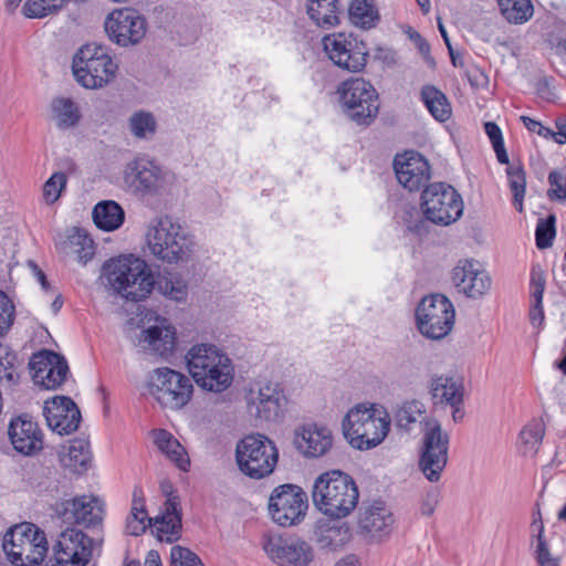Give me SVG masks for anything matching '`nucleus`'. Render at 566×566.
<instances>
[{
	"mask_svg": "<svg viewBox=\"0 0 566 566\" xmlns=\"http://www.w3.org/2000/svg\"><path fill=\"white\" fill-rule=\"evenodd\" d=\"M390 424L387 408L375 402L355 405L342 421L344 437L357 450H370L379 446L387 438Z\"/></svg>",
	"mask_w": 566,
	"mask_h": 566,
	"instance_id": "obj_1",
	"label": "nucleus"
},
{
	"mask_svg": "<svg viewBox=\"0 0 566 566\" xmlns=\"http://www.w3.org/2000/svg\"><path fill=\"white\" fill-rule=\"evenodd\" d=\"M186 360L192 379L200 388L222 392L232 385V361L217 345L196 344L188 350Z\"/></svg>",
	"mask_w": 566,
	"mask_h": 566,
	"instance_id": "obj_2",
	"label": "nucleus"
},
{
	"mask_svg": "<svg viewBox=\"0 0 566 566\" xmlns=\"http://www.w3.org/2000/svg\"><path fill=\"white\" fill-rule=\"evenodd\" d=\"M146 244L154 258L169 264L188 262L196 248L190 232L170 217L156 218L149 222Z\"/></svg>",
	"mask_w": 566,
	"mask_h": 566,
	"instance_id": "obj_3",
	"label": "nucleus"
},
{
	"mask_svg": "<svg viewBox=\"0 0 566 566\" xmlns=\"http://www.w3.org/2000/svg\"><path fill=\"white\" fill-rule=\"evenodd\" d=\"M103 276L107 286L127 301H143L155 287V280L147 263L133 255L106 262L103 266Z\"/></svg>",
	"mask_w": 566,
	"mask_h": 566,
	"instance_id": "obj_4",
	"label": "nucleus"
},
{
	"mask_svg": "<svg viewBox=\"0 0 566 566\" xmlns=\"http://www.w3.org/2000/svg\"><path fill=\"white\" fill-rule=\"evenodd\" d=\"M314 505L334 518L348 516L357 506L359 492L355 481L346 473L332 470L322 473L314 482Z\"/></svg>",
	"mask_w": 566,
	"mask_h": 566,
	"instance_id": "obj_5",
	"label": "nucleus"
},
{
	"mask_svg": "<svg viewBox=\"0 0 566 566\" xmlns=\"http://www.w3.org/2000/svg\"><path fill=\"white\" fill-rule=\"evenodd\" d=\"M2 548L14 566H36L49 551L44 531L33 523H20L10 527L2 539Z\"/></svg>",
	"mask_w": 566,
	"mask_h": 566,
	"instance_id": "obj_6",
	"label": "nucleus"
},
{
	"mask_svg": "<svg viewBox=\"0 0 566 566\" xmlns=\"http://www.w3.org/2000/svg\"><path fill=\"white\" fill-rule=\"evenodd\" d=\"M73 73L85 88L96 90L114 80L117 64L105 45L88 43L78 49L73 57Z\"/></svg>",
	"mask_w": 566,
	"mask_h": 566,
	"instance_id": "obj_7",
	"label": "nucleus"
},
{
	"mask_svg": "<svg viewBox=\"0 0 566 566\" xmlns=\"http://www.w3.org/2000/svg\"><path fill=\"white\" fill-rule=\"evenodd\" d=\"M147 390L163 408L180 410L190 402L193 384L192 379L181 371L159 367L148 375Z\"/></svg>",
	"mask_w": 566,
	"mask_h": 566,
	"instance_id": "obj_8",
	"label": "nucleus"
},
{
	"mask_svg": "<svg viewBox=\"0 0 566 566\" xmlns=\"http://www.w3.org/2000/svg\"><path fill=\"white\" fill-rule=\"evenodd\" d=\"M235 460L243 474L252 479H262L274 471L279 450L266 436L249 434L238 442Z\"/></svg>",
	"mask_w": 566,
	"mask_h": 566,
	"instance_id": "obj_9",
	"label": "nucleus"
},
{
	"mask_svg": "<svg viewBox=\"0 0 566 566\" xmlns=\"http://www.w3.org/2000/svg\"><path fill=\"white\" fill-rule=\"evenodd\" d=\"M449 434L442 430L438 420L424 421L418 469L430 483H438L448 464Z\"/></svg>",
	"mask_w": 566,
	"mask_h": 566,
	"instance_id": "obj_10",
	"label": "nucleus"
},
{
	"mask_svg": "<svg viewBox=\"0 0 566 566\" xmlns=\"http://www.w3.org/2000/svg\"><path fill=\"white\" fill-rule=\"evenodd\" d=\"M461 195L450 185L433 182L427 186L421 195V210L430 222L449 226L463 214Z\"/></svg>",
	"mask_w": 566,
	"mask_h": 566,
	"instance_id": "obj_11",
	"label": "nucleus"
},
{
	"mask_svg": "<svg viewBox=\"0 0 566 566\" xmlns=\"http://www.w3.org/2000/svg\"><path fill=\"white\" fill-rule=\"evenodd\" d=\"M339 103L346 115L359 125H369L379 112L378 94L361 77L349 78L338 87Z\"/></svg>",
	"mask_w": 566,
	"mask_h": 566,
	"instance_id": "obj_12",
	"label": "nucleus"
},
{
	"mask_svg": "<svg viewBox=\"0 0 566 566\" xmlns=\"http://www.w3.org/2000/svg\"><path fill=\"white\" fill-rule=\"evenodd\" d=\"M454 317L453 304L442 294L424 296L416 310L419 332L431 339L446 337L453 327Z\"/></svg>",
	"mask_w": 566,
	"mask_h": 566,
	"instance_id": "obj_13",
	"label": "nucleus"
},
{
	"mask_svg": "<svg viewBox=\"0 0 566 566\" xmlns=\"http://www.w3.org/2000/svg\"><path fill=\"white\" fill-rule=\"evenodd\" d=\"M307 509V493L295 484L276 486L269 499V513L273 522L283 527L300 524Z\"/></svg>",
	"mask_w": 566,
	"mask_h": 566,
	"instance_id": "obj_14",
	"label": "nucleus"
},
{
	"mask_svg": "<svg viewBox=\"0 0 566 566\" xmlns=\"http://www.w3.org/2000/svg\"><path fill=\"white\" fill-rule=\"evenodd\" d=\"M104 30L111 42L129 48L139 44L147 32V20L136 9H114L104 20Z\"/></svg>",
	"mask_w": 566,
	"mask_h": 566,
	"instance_id": "obj_15",
	"label": "nucleus"
},
{
	"mask_svg": "<svg viewBox=\"0 0 566 566\" xmlns=\"http://www.w3.org/2000/svg\"><path fill=\"white\" fill-rule=\"evenodd\" d=\"M169 171L145 159H134L124 168V180L135 191L144 195L158 193L171 181Z\"/></svg>",
	"mask_w": 566,
	"mask_h": 566,
	"instance_id": "obj_16",
	"label": "nucleus"
},
{
	"mask_svg": "<svg viewBox=\"0 0 566 566\" xmlns=\"http://www.w3.org/2000/svg\"><path fill=\"white\" fill-rule=\"evenodd\" d=\"M333 430L318 422H308L293 431V447L305 459H318L326 455L334 446Z\"/></svg>",
	"mask_w": 566,
	"mask_h": 566,
	"instance_id": "obj_17",
	"label": "nucleus"
},
{
	"mask_svg": "<svg viewBox=\"0 0 566 566\" xmlns=\"http://www.w3.org/2000/svg\"><path fill=\"white\" fill-rule=\"evenodd\" d=\"M286 398L277 382L265 381L247 395V408L251 417L260 421H275L282 413Z\"/></svg>",
	"mask_w": 566,
	"mask_h": 566,
	"instance_id": "obj_18",
	"label": "nucleus"
},
{
	"mask_svg": "<svg viewBox=\"0 0 566 566\" xmlns=\"http://www.w3.org/2000/svg\"><path fill=\"white\" fill-rule=\"evenodd\" d=\"M263 549L281 566H308L314 558L311 545L301 538L269 535L264 537Z\"/></svg>",
	"mask_w": 566,
	"mask_h": 566,
	"instance_id": "obj_19",
	"label": "nucleus"
},
{
	"mask_svg": "<svg viewBox=\"0 0 566 566\" xmlns=\"http://www.w3.org/2000/svg\"><path fill=\"white\" fill-rule=\"evenodd\" d=\"M53 549L61 566H86L93 555V542L84 532L70 527L59 535Z\"/></svg>",
	"mask_w": 566,
	"mask_h": 566,
	"instance_id": "obj_20",
	"label": "nucleus"
},
{
	"mask_svg": "<svg viewBox=\"0 0 566 566\" xmlns=\"http://www.w3.org/2000/svg\"><path fill=\"white\" fill-rule=\"evenodd\" d=\"M323 46L329 60L343 70L359 72L366 65V52L355 39L344 33L324 36Z\"/></svg>",
	"mask_w": 566,
	"mask_h": 566,
	"instance_id": "obj_21",
	"label": "nucleus"
},
{
	"mask_svg": "<svg viewBox=\"0 0 566 566\" xmlns=\"http://www.w3.org/2000/svg\"><path fill=\"white\" fill-rule=\"evenodd\" d=\"M451 281L457 291L470 298H480L491 289V277L473 260H462L453 268Z\"/></svg>",
	"mask_w": 566,
	"mask_h": 566,
	"instance_id": "obj_22",
	"label": "nucleus"
},
{
	"mask_svg": "<svg viewBox=\"0 0 566 566\" xmlns=\"http://www.w3.org/2000/svg\"><path fill=\"white\" fill-rule=\"evenodd\" d=\"M33 380L44 389L54 390L66 379L69 366L66 360L50 350H42L30 360Z\"/></svg>",
	"mask_w": 566,
	"mask_h": 566,
	"instance_id": "obj_23",
	"label": "nucleus"
},
{
	"mask_svg": "<svg viewBox=\"0 0 566 566\" xmlns=\"http://www.w3.org/2000/svg\"><path fill=\"white\" fill-rule=\"evenodd\" d=\"M8 436L13 449L23 455H34L43 449V432L30 416L21 415L11 419Z\"/></svg>",
	"mask_w": 566,
	"mask_h": 566,
	"instance_id": "obj_24",
	"label": "nucleus"
},
{
	"mask_svg": "<svg viewBox=\"0 0 566 566\" xmlns=\"http://www.w3.org/2000/svg\"><path fill=\"white\" fill-rule=\"evenodd\" d=\"M48 426L59 434H70L78 428L81 412L69 397H55L43 408Z\"/></svg>",
	"mask_w": 566,
	"mask_h": 566,
	"instance_id": "obj_25",
	"label": "nucleus"
},
{
	"mask_svg": "<svg viewBox=\"0 0 566 566\" xmlns=\"http://www.w3.org/2000/svg\"><path fill=\"white\" fill-rule=\"evenodd\" d=\"M54 511L64 522L85 526L95 525L102 520L101 503L98 499L90 495H81L57 503Z\"/></svg>",
	"mask_w": 566,
	"mask_h": 566,
	"instance_id": "obj_26",
	"label": "nucleus"
},
{
	"mask_svg": "<svg viewBox=\"0 0 566 566\" xmlns=\"http://www.w3.org/2000/svg\"><path fill=\"white\" fill-rule=\"evenodd\" d=\"M394 168L399 184L409 191L418 190L430 178L428 161L416 151L397 155Z\"/></svg>",
	"mask_w": 566,
	"mask_h": 566,
	"instance_id": "obj_27",
	"label": "nucleus"
},
{
	"mask_svg": "<svg viewBox=\"0 0 566 566\" xmlns=\"http://www.w3.org/2000/svg\"><path fill=\"white\" fill-rule=\"evenodd\" d=\"M175 343V329L164 317H156L155 325L143 329L138 339L144 352L159 356L172 353Z\"/></svg>",
	"mask_w": 566,
	"mask_h": 566,
	"instance_id": "obj_28",
	"label": "nucleus"
},
{
	"mask_svg": "<svg viewBox=\"0 0 566 566\" xmlns=\"http://www.w3.org/2000/svg\"><path fill=\"white\" fill-rule=\"evenodd\" d=\"M154 532L160 542L171 543L180 536L181 513L180 502L177 495H170L165 504L164 511L154 520H149Z\"/></svg>",
	"mask_w": 566,
	"mask_h": 566,
	"instance_id": "obj_29",
	"label": "nucleus"
},
{
	"mask_svg": "<svg viewBox=\"0 0 566 566\" xmlns=\"http://www.w3.org/2000/svg\"><path fill=\"white\" fill-rule=\"evenodd\" d=\"M358 524L363 532L373 537L384 536L390 532L394 518L382 503L376 502L360 511Z\"/></svg>",
	"mask_w": 566,
	"mask_h": 566,
	"instance_id": "obj_30",
	"label": "nucleus"
},
{
	"mask_svg": "<svg viewBox=\"0 0 566 566\" xmlns=\"http://www.w3.org/2000/svg\"><path fill=\"white\" fill-rule=\"evenodd\" d=\"M463 391V385L452 377L441 375L430 380V394L434 405H462Z\"/></svg>",
	"mask_w": 566,
	"mask_h": 566,
	"instance_id": "obj_31",
	"label": "nucleus"
},
{
	"mask_svg": "<svg viewBox=\"0 0 566 566\" xmlns=\"http://www.w3.org/2000/svg\"><path fill=\"white\" fill-rule=\"evenodd\" d=\"M78 105L69 97H54L50 103V119L61 129L66 130L75 127L81 120Z\"/></svg>",
	"mask_w": 566,
	"mask_h": 566,
	"instance_id": "obj_32",
	"label": "nucleus"
},
{
	"mask_svg": "<svg viewBox=\"0 0 566 566\" xmlns=\"http://www.w3.org/2000/svg\"><path fill=\"white\" fill-rule=\"evenodd\" d=\"M59 460L64 468L73 472L87 469L91 461L90 443L86 439H73L59 451Z\"/></svg>",
	"mask_w": 566,
	"mask_h": 566,
	"instance_id": "obj_33",
	"label": "nucleus"
},
{
	"mask_svg": "<svg viewBox=\"0 0 566 566\" xmlns=\"http://www.w3.org/2000/svg\"><path fill=\"white\" fill-rule=\"evenodd\" d=\"M315 536L321 548L335 551L350 541L352 532L346 523L327 522L317 526Z\"/></svg>",
	"mask_w": 566,
	"mask_h": 566,
	"instance_id": "obj_34",
	"label": "nucleus"
},
{
	"mask_svg": "<svg viewBox=\"0 0 566 566\" xmlns=\"http://www.w3.org/2000/svg\"><path fill=\"white\" fill-rule=\"evenodd\" d=\"M151 434L157 448L180 470L187 471L190 461L180 442L169 431L164 429L154 430Z\"/></svg>",
	"mask_w": 566,
	"mask_h": 566,
	"instance_id": "obj_35",
	"label": "nucleus"
},
{
	"mask_svg": "<svg viewBox=\"0 0 566 566\" xmlns=\"http://www.w3.org/2000/svg\"><path fill=\"white\" fill-rule=\"evenodd\" d=\"M93 220L104 231L117 230L125 220L123 208L113 200L98 202L93 209Z\"/></svg>",
	"mask_w": 566,
	"mask_h": 566,
	"instance_id": "obj_36",
	"label": "nucleus"
},
{
	"mask_svg": "<svg viewBox=\"0 0 566 566\" xmlns=\"http://www.w3.org/2000/svg\"><path fill=\"white\" fill-rule=\"evenodd\" d=\"M61 251L74 256L78 263L86 264L94 255V242L83 230H75L61 245Z\"/></svg>",
	"mask_w": 566,
	"mask_h": 566,
	"instance_id": "obj_37",
	"label": "nucleus"
},
{
	"mask_svg": "<svg viewBox=\"0 0 566 566\" xmlns=\"http://www.w3.org/2000/svg\"><path fill=\"white\" fill-rule=\"evenodd\" d=\"M337 0H307L306 12L310 19L324 29L338 24Z\"/></svg>",
	"mask_w": 566,
	"mask_h": 566,
	"instance_id": "obj_38",
	"label": "nucleus"
},
{
	"mask_svg": "<svg viewBox=\"0 0 566 566\" xmlns=\"http://www.w3.org/2000/svg\"><path fill=\"white\" fill-rule=\"evenodd\" d=\"M545 275L539 266H534L531 273V297L533 305L530 312V319L534 327H539L544 321L543 294L545 290Z\"/></svg>",
	"mask_w": 566,
	"mask_h": 566,
	"instance_id": "obj_39",
	"label": "nucleus"
},
{
	"mask_svg": "<svg viewBox=\"0 0 566 566\" xmlns=\"http://www.w3.org/2000/svg\"><path fill=\"white\" fill-rule=\"evenodd\" d=\"M421 101L437 120L446 122L450 117L451 106L447 96L433 85L422 87Z\"/></svg>",
	"mask_w": 566,
	"mask_h": 566,
	"instance_id": "obj_40",
	"label": "nucleus"
},
{
	"mask_svg": "<svg viewBox=\"0 0 566 566\" xmlns=\"http://www.w3.org/2000/svg\"><path fill=\"white\" fill-rule=\"evenodd\" d=\"M426 413V406L418 399H409L398 403L394 410V418L398 428L410 431Z\"/></svg>",
	"mask_w": 566,
	"mask_h": 566,
	"instance_id": "obj_41",
	"label": "nucleus"
},
{
	"mask_svg": "<svg viewBox=\"0 0 566 566\" xmlns=\"http://www.w3.org/2000/svg\"><path fill=\"white\" fill-rule=\"evenodd\" d=\"M158 292L167 298L184 302L188 295L186 281L177 273H164L155 281Z\"/></svg>",
	"mask_w": 566,
	"mask_h": 566,
	"instance_id": "obj_42",
	"label": "nucleus"
},
{
	"mask_svg": "<svg viewBox=\"0 0 566 566\" xmlns=\"http://www.w3.org/2000/svg\"><path fill=\"white\" fill-rule=\"evenodd\" d=\"M157 119L148 111H137L128 118V129L137 139H151L157 132Z\"/></svg>",
	"mask_w": 566,
	"mask_h": 566,
	"instance_id": "obj_43",
	"label": "nucleus"
},
{
	"mask_svg": "<svg viewBox=\"0 0 566 566\" xmlns=\"http://www.w3.org/2000/svg\"><path fill=\"white\" fill-rule=\"evenodd\" d=\"M348 13L350 21L364 29L374 27L379 19L378 10L370 0H353Z\"/></svg>",
	"mask_w": 566,
	"mask_h": 566,
	"instance_id": "obj_44",
	"label": "nucleus"
},
{
	"mask_svg": "<svg viewBox=\"0 0 566 566\" xmlns=\"http://www.w3.org/2000/svg\"><path fill=\"white\" fill-rule=\"evenodd\" d=\"M502 15L514 24L526 22L533 15L531 0H497Z\"/></svg>",
	"mask_w": 566,
	"mask_h": 566,
	"instance_id": "obj_45",
	"label": "nucleus"
},
{
	"mask_svg": "<svg viewBox=\"0 0 566 566\" xmlns=\"http://www.w3.org/2000/svg\"><path fill=\"white\" fill-rule=\"evenodd\" d=\"M545 434V427L541 420H533L527 423L520 433V444L526 455L537 452Z\"/></svg>",
	"mask_w": 566,
	"mask_h": 566,
	"instance_id": "obj_46",
	"label": "nucleus"
},
{
	"mask_svg": "<svg viewBox=\"0 0 566 566\" xmlns=\"http://www.w3.org/2000/svg\"><path fill=\"white\" fill-rule=\"evenodd\" d=\"M67 0H28L23 6V14L31 19H42L61 11Z\"/></svg>",
	"mask_w": 566,
	"mask_h": 566,
	"instance_id": "obj_47",
	"label": "nucleus"
},
{
	"mask_svg": "<svg viewBox=\"0 0 566 566\" xmlns=\"http://www.w3.org/2000/svg\"><path fill=\"white\" fill-rule=\"evenodd\" d=\"M19 378L15 354L7 345L0 343V384L10 387L15 385Z\"/></svg>",
	"mask_w": 566,
	"mask_h": 566,
	"instance_id": "obj_48",
	"label": "nucleus"
},
{
	"mask_svg": "<svg viewBox=\"0 0 566 566\" xmlns=\"http://www.w3.org/2000/svg\"><path fill=\"white\" fill-rule=\"evenodd\" d=\"M509 186L513 192V205L521 212L526 188V178L523 167L520 164L511 165L506 169Z\"/></svg>",
	"mask_w": 566,
	"mask_h": 566,
	"instance_id": "obj_49",
	"label": "nucleus"
},
{
	"mask_svg": "<svg viewBox=\"0 0 566 566\" xmlns=\"http://www.w3.org/2000/svg\"><path fill=\"white\" fill-rule=\"evenodd\" d=\"M531 530L536 533V560L539 566H558L559 559L553 556L547 547L546 541L544 539V525L541 518H534L531 524Z\"/></svg>",
	"mask_w": 566,
	"mask_h": 566,
	"instance_id": "obj_50",
	"label": "nucleus"
},
{
	"mask_svg": "<svg viewBox=\"0 0 566 566\" xmlns=\"http://www.w3.org/2000/svg\"><path fill=\"white\" fill-rule=\"evenodd\" d=\"M66 186V176L64 172H54L43 185L42 196L48 205L54 203L61 196Z\"/></svg>",
	"mask_w": 566,
	"mask_h": 566,
	"instance_id": "obj_51",
	"label": "nucleus"
},
{
	"mask_svg": "<svg viewBox=\"0 0 566 566\" xmlns=\"http://www.w3.org/2000/svg\"><path fill=\"white\" fill-rule=\"evenodd\" d=\"M535 235L538 249H546L551 247L555 237V217L549 216L547 219H539L536 226Z\"/></svg>",
	"mask_w": 566,
	"mask_h": 566,
	"instance_id": "obj_52",
	"label": "nucleus"
},
{
	"mask_svg": "<svg viewBox=\"0 0 566 566\" xmlns=\"http://www.w3.org/2000/svg\"><path fill=\"white\" fill-rule=\"evenodd\" d=\"M15 307L9 296L0 291V337L6 335L14 322Z\"/></svg>",
	"mask_w": 566,
	"mask_h": 566,
	"instance_id": "obj_53",
	"label": "nucleus"
},
{
	"mask_svg": "<svg viewBox=\"0 0 566 566\" xmlns=\"http://www.w3.org/2000/svg\"><path fill=\"white\" fill-rule=\"evenodd\" d=\"M170 564L171 566H203L193 552L178 545L170 551Z\"/></svg>",
	"mask_w": 566,
	"mask_h": 566,
	"instance_id": "obj_54",
	"label": "nucleus"
},
{
	"mask_svg": "<svg viewBox=\"0 0 566 566\" xmlns=\"http://www.w3.org/2000/svg\"><path fill=\"white\" fill-rule=\"evenodd\" d=\"M548 182L551 185V189L548 190L551 199H566V174L552 171L548 175Z\"/></svg>",
	"mask_w": 566,
	"mask_h": 566,
	"instance_id": "obj_55",
	"label": "nucleus"
},
{
	"mask_svg": "<svg viewBox=\"0 0 566 566\" xmlns=\"http://www.w3.org/2000/svg\"><path fill=\"white\" fill-rule=\"evenodd\" d=\"M127 518L140 520V522L144 523H146L147 520H150L148 518L145 510L144 494L140 488H135L134 490L132 510Z\"/></svg>",
	"mask_w": 566,
	"mask_h": 566,
	"instance_id": "obj_56",
	"label": "nucleus"
},
{
	"mask_svg": "<svg viewBox=\"0 0 566 566\" xmlns=\"http://www.w3.org/2000/svg\"><path fill=\"white\" fill-rule=\"evenodd\" d=\"M440 493L438 490L431 489L427 492L422 499L420 511L424 516H430L434 513L436 507L439 503Z\"/></svg>",
	"mask_w": 566,
	"mask_h": 566,
	"instance_id": "obj_57",
	"label": "nucleus"
},
{
	"mask_svg": "<svg viewBox=\"0 0 566 566\" xmlns=\"http://www.w3.org/2000/svg\"><path fill=\"white\" fill-rule=\"evenodd\" d=\"M410 39L415 42L419 53L423 56L426 62L429 65H433L434 61L430 55V45L428 44V42L424 39H422L421 35L417 32L411 34Z\"/></svg>",
	"mask_w": 566,
	"mask_h": 566,
	"instance_id": "obj_58",
	"label": "nucleus"
},
{
	"mask_svg": "<svg viewBox=\"0 0 566 566\" xmlns=\"http://www.w3.org/2000/svg\"><path fill=\"white\" fill-rule=\"evenodd\" d=\"M484 130H485V134L488 135V137L490 138L493 147L504 143L503 137H502V132L495 123L486 122L484 124Z\"/></svg>",
	"mask_w": 566,
	"mask_h": 566,
	"instance_id": "obj_59",
	"label": "nucleus"
},
{
	"mask_svg": "<svg viewBox=\"0 0 566 566\" xmlns=\"http://www.w3.org/2000/svg\"><path fill=\"white\" fill-rule=\"evenodd\" d=\"M147 524L140 522V520L127 518L126 521V533L132 536H139L146 531Z\"/></svg>",
	"mask_w": 566,
	"mask_h": 566,
	"instance_id": "obj_60",
	"label": "nucleus"
},
{
	"mask_svg": "<svg viewBox=\"0 0 566 566\" xmlns=\"http://www.w3.org/2000/svg\"><path fill=\"white\" fill-rule=\"evenodd\" d=\"M468 78L475 88L484 87L488 84V76L480 69H474L472 72H469Z\"/></svg>",
	"mask_w": 566,
	"mask_h": 566,
	"instance_id": "obj_61",
	"label": "nucleus"
},
{
	"mask_svg": "<svg viewBox=\"0 0 566 566\" xmlns=\"http://www.w3.org/2000/svg\"><path fill=\"white\" fill-rule=\"evenodd\" d=\"M556 126V135H555V142L557 144H565L566 143V118H558L555 123Z\"/></svg>",
	"mask_w": 566,
	"mask_h": 566,
	"instance_id": "obj_62",
	"label": "nucleus"
},
{
	"mask_svg": "<svg viewBox=\"0 0 566 566\" xmlns=\"http://www.w3.org/2000/svg\"><path fill=\"white\" fill-rule=\"evenodd\" d=\"M144 566H163L159 553L155 549L149 551L146 555Z\"/></svg>",
	"mask_w": 566,
	"mask_h": 566,
	"instance_id": "obj_63",
	"label": "nucleus"
},
{
	"mask_svg": "<svg viewBox=\"0 0 566 566\" xmlns=\"http://www.w3.org/2000/svg\"><path fill=\"white\" fill-rule=\"evenodd\" d=\"M334 566H361L356 555H346L340 558Z\"/></svg>",
	"mask_w": 566,
	"mask_h": 566,
	"instance_id": "obj_64",
	"label": "nucleus"
}]
</instances>
